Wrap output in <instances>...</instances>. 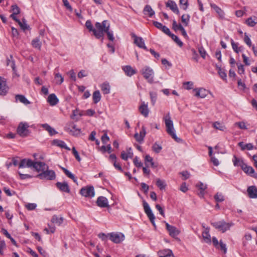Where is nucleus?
<instances>
[{
	"instance_id": "7ed1b4c3",
	"label": "nucleus",
	"mask_w": 257,
	"mask_h": 257,
	"mask_svg": "<svg viewBox=\"0 0 257 257\" xmlns=\"http://www.w3.org/2000/svg\"><path fill=\"white\" fill-rule=\"evenodd\" d=\"M29 125L26 122H21L19 123L17 129V134L22 138H26L29 136L31 131L29 130Z\"/></svg>"
},
{
	"instance_id": "aec40b11",
	"label": "nucleus",
	"mask_w": 257,
	"mask_h": 257,
	"mask_svg": "<svg viewBox=\"0 0 257 257\" xmlns=\"http://www.w3.org/2000/svg\"><path fill=\"white\" fill-rule=\"evenodd\" d=\"M247 192L250 198H257V188L255 186H251L247 188Z\"/></svg>"
},
{
	"instance_id": "c85d7f7f",
	"label": "nucleus",
	"mask_w": 257,
	"mask_h": 257,
	"mask_svg": "<svg viewBox=\"0 0 257 257\" xmlns=\"http://www.w3.org/2000/svg\"><path fill=\"white\" fill-rule=\"evenodd\" d=\"M232 162L234 166H239L241 168L245 164L241 159L237 158L235 155L233 156Z\"/></svg>"
},
{
	"instance_id": "a878e982",
	"label": "nucleus",
	"mask_w": 257,
	"mask_h": 257,
	"mask_svg": "<svg viewBox=\"0 0 257 257\" xmlns=\"http://www.w3.org/2000/svg\"><path fill=\"white\" fill-rule=\"evenodd\" d=\"M210 7L215 11L220 18H224V13L219 7L214 4H210Z\"/></svg>"
},
{
	"instance_id": "f03ea898",
	"label": "nucleus",
	"mask_w": 257,
	"mask_h": 257,
	"mask_svg": "<svg viewBox=\"0 0 257 257\" xmlns=\"http://www.w3.org/2000/svg\"><path fill=\"white\" fill-rule=\"evenodd\" d=\"M95 29L94 30V35L97 39L102 38L106 31L109 30L110 24L107 21L104 20L101 23L96 22L95 24Z\"/></svg>"
},
{
	"instance_id": "f3484780",
	"label": "nucleus",
	"mask_w": 257,
	"mask_h": 257,
	"mask_svg": "<svg viewBox=\"0 0 257 257\" xmlns=\"http://www.w3.org/2000/svg\"><path fill=\"white\" fill-rule=\"evenodd\" d=\"M159 257H175L172 251L170 249L160 250L158 252Z\"/></svg>"
},
{
	"instance_id": "13d9d810",
	"label": "nucleus",
	"mask_w": 257,
	"mask_h": 257,
	"mask_svg": "<svg viewBox=\"0 0 257 257\" xmlns=\"http://www.w3.org/2000/svg\"><path fill=\"white\" fill-rule=\"evenodd\" d=\"M244 42L249 47H250L251 46V40L246 33H244Z\"/></svg>"
},
{
	"instance_id": "4c0bfd02",
	"label": "nucleus",
	"mask_w": 257,
	"mask_h": 257,
	"mask_svg": "<svg viewBox=\"0 0 257 257\" xmlns=\"http://www.w3.org/2000/svg\"><path fill=\"white\" fill-rule=\"evenodd\" d=\"M7 64L8 66H10L12 68L14 72L15 73L16 72V69L15 67V64L14 60L13 59V56H10V59L8 58L7 60Z\"/></svg>"
},
{
	"instance_id": "dca6fc26",
	"label": "nucleus",
	"mask_w": 257,
	"mask_h": 257,
	"mask_svg": "<svg viewBox=\"0 0 257 257\" xmlns=\"http://www.w3.org/2000/svg\"><path fill=\"white\" fill-rule=\"evenodd\" d=\"M57 187L61 191L69 193L70 192V190L69 187L68 183L66 182H57L56 184Z\"/></svg>"
},
{
	"instance_id": "79ce46f5",
	"label": "nucleus",
	"mask_w": 257,
	"mask_h": 257,
	"mask_svg": "<svg viewBox=\"0 0 257 257\" xmlns=\"http://www.w3.org/2000/svg\"><path fill=\"white\" fill-rule=\"evenodd\" d=\"M190 20V16L188 14L183 15L181 17V21L184 24L185 26L188 25Z\"/></svg>"
},
{
	"instance_id": "5fc2aeb1",
	"label": "nucleus",
	"mask_w": 257,
	"mask_h": 257,
	"mask_svg": "<svg viewBox=\"0 0 257 257\" xmlns=\"http://www.w3.org/2000/svg\"><path fill=\"white\" fill-rule=\"evenodd\" d=\"M11 8L13 14L18 15L20 13V9L16 5H12Z\"/></svg>"
},
{
	"instance_id": "a19ab883",
	"label": "nucleus",
	"mask_w": 257,
	"mask_h": 257,
	"mask_svg": "<svg viewBox=\"0 0 257 257\" xmlns=\"http://www.w3.org/2000/svg\"><path fill=\"white\" fill-rule=\"evenodd\" d=\"M213 126L216 130H218L221 131H224L226 130L225 125L218 121L214 122L213 123Z\"/></svg>"
},
{
	"instance_id": "680f3d73",
	"label": "nucleus",
	"mask_w": 257,
	"mask_h": 257,
	"mask_svg": "<svg viewBox=\"0 0 257 257\" xmlns=\"http://www.w3.org/2000/svg\"><path fill=\"white\" fill-rule=\"evenodd\" d=\"M37 206L36 204L35 203H28L26 205V207L29 210H34Z\"/></svg>"
},
{
	"instance_id": "7c9ffc66",
	"label": "nucleus",
	"mask_w": 257,
	"mask_h": 257,
	"mask_svg": "<svg viewBox=\"0 0 257 257\" xmlns=\"http://www.w3.org/2000/svg\"><path fill=\"white\" fill-rule=\"evenodd\" d=\"M145 15H147L149 17H152L155 15V12L150 5H146L143 10Z\"/></svg>"
},
{
	"instance_id": "0e129e2a",
	"label": "nucleus",
	"mask_w": 257,
	"mask_h": 257,
	"mask_svg": "<svg viewBox=\"0 0 257 257\" xmlns=\"http://www.w3.org/2000/svg\"><path fill=\"white\" fill-rule=\"evenodd\" d=\"M161 30L164 32L165 34L168 35L169 36L171 35V33L169 28H168L166 26H163Z\"/></svg>"
},
{
	"instance_id": "39448f33",
	"label": "nucleus",
	"mask_w": 257,
	"mask_h": 257,
	"mask_svg": "<svg viewBox=\"0 0 257 257\" xmlns=\"http://www.w3.org/2000/svg\"><path fill=\"white\" fill-rule=\"evenodd\" d=\"M36 177L40 179L53 180L55 179L56 174L54 171L50 170L48 169H47L41 173L37 175Z\"/></svg>"
},
{
	"instance_id": "6e6d98bb",
	"label": "nucleus",
	"mask_w": 257,
	"mask_h": 257,
	"mask_svg": "<svg viewBox=\"0 0 257 257\" xmlns=\"http://www.w3.org/2000/svg\"><path fill=\"white\" fill-rule=\"evenodd\" d=\"M235 125L238 126L239 128L242 130L247 129V127H246L245 122L243 121L237 122L235 123Z\"/></svg>"
},
{
	"instance_id": "bf43d9fd",
	"label": "nucleus",
	"mask_w": 257,
	"mask_h": 257,
	"mask_svg": "<svg viewBox=\"0 0 257 257\" xmlns=\"http://www.w3.org/2000/svg\"><path fill=\"white\" fill-rule=\"evenodd\" d=\"M134 165L137 167H141L143 166V163L139 161V158L138 157H136L134 159Z\"/></svg>"
},
{
	"instance_id": "c03bdc74",
	"label": "nucleus",
	"mask_w": 257,
	"mask_h": 257,
	"mask_svg": "<svg viewBox=\"0 0 257 257\" xmlns=\"http://www.w3.org/2000/svg\"><path fill=\"white\" fill-rule=\"evenodd\" d=\"M62 170L65 173L66 176H67L69 178L72 179L74 182H76V179L74 175L73 174H72L69 171H68L67 169L63 167L62 168Z\"/></svg>"
},
{
	"instance_id": "c756f323",
	"label": "nucleus",
	"mask_w": 257,
	"mask_h": 257,
	"mask_svg": "<svg viewBox=\"0 0 257 257\" xmlns=\"http://www.w3.org/2000/svg\"><path fill=\"white\" fill-rule=\"evenodd\" d=\"M53 144L61 148H64L67 150H70V149L67 146L66 143L63 141L59 140H54L53 141Z\"/></svg>"
},
{
	"instance_id": "6ab92c4d",
	"label": "nucleus",
	"mask_w": 257,
	"mask_h": 257,
	"mask_svg": "<svg viewBox=\"0 0 257 257\" xmlns=\"http://www.w3.org/2000/svg\"><path fill=\"white\" fill-rule=\"evenodd\" d=\"M146 134V130L144 126L142 127V131L140 132V133H136L134 137L136 139V141L139 143H141L143 141L144 138Z\"/></svg>"
},
{
	"instance_id": "49530a36",
	"label": "nucleus",
	"mask_w": 257,
	"mask_h": 257,
	"mask_svg": "<svg viewBox=\"0 0 257 257\" xmlns=\"http://www.w3.org/2000/svg\"><path fill=\"white\" fill-rule=\"evenodd\" d=\"M55 79L56 80V83L57 84H61L64 81V78L59 73H56L55 75Z\"/></svg>"
},
{
	"instance_id": "864d4df0",
	"label": "nucleus",
	"mask_w": 257,
	"mask_h": 257,
	"mask_svg": "<svg viewBox=\"0 0 257 257\" xmlns=\"http://www.w3.org/2000/svg\"><path fill=\"white\" fill-rule=\"evenodd\" d=\"M85 26L90 32H92L94 34V30H95V29L93 28L91 22L90 20H87L86 22Z\"/></svg>"
},
{
	"instance_id": "bb28decb",
	"label": "nucleus",
	"mask_w": 257,
	"mask_h": 257,
	"mask_svg": "<svg viewBox=\"0 0 257 257\" xmlns=\"http://www.w3.org/2000/svg\"><path fill=\"white\" fill-rule=\"evenodd\" d=\"M16 101H20L21 103L25 105H28L30 104V102L26 98V97L21 94H17L15 96Z\"/></svg>"
},
{
	"instance_id": "20e7f679",
	"label": "nucleus",
	"mask_w": 257,
	"mask_h": 257,
	"mask_svg": "<svg viewBox=\"0 0 257 257\" xmlns=\"http://www.w3.org/2000/svg\"><path fill=\"white\" fill-rule=\"evenodd\" d=\"M211 225L218 230L221 231L222 232H224L229 230L233 224L231 222L227 223L224 220H221L212 222Z\"/></svg>"
},
{
	"instance_id": "473e14b6",
	"label": "nucleus",
	"mask_w": 257,
	"mask_h": 257,
	"mask_svg": "<svg viewBox=\"0 0 257 257\" xmlns=\"http://www.w3.org/2000/svg\"><path fill=\"white\" fill-rule=\"evenodd\" d=\"M8 87L4 81H0V95H5L8 92Z\"/></svg>"
},
{
	"instance_id": "a18cd8bd",
	"label": "nucleus",
	"mask_w": 257,
	"mask_h": 257,
	"mask_svg": "<svg viewBox=\"0 0 257 257\" xmlns=\"http://www.w3.org/2000/svg\"><path fill=\"white\" fill-rule=\"evenodd\" d=\"M62 170L65 173L66 176H67L69 178L72 179L74 182H76V179L74 175L73 174H72L69 171H68L67 169L63 167L62 168Z\"/></svg>"
},
{
	"instance_id": "1a4fd4ad",
	"label": "nucleus",
	"mask_w": 257,
	"mask_h": 257,
	"mask_svg": "<svg viewBox=\"0 0 257 257\" xmlns=\"http://www.w3.org/2000/svg\"><path fill=\"white\" fill-rule=\"evenodd\" d=\"M143 206L144 208V211L146 214L147 215L148 218H149L150 221L152 223L153 225L156 227V224L155 223V217L151 209L150 208L148 203L146 202L145 201H143Z\"/></svg>"
},
{
	"instance_id": "de8ad7c7",
	"label": "nucleus",
	"mask_w": 257,
	"mask_h": 257,
	"mask_svg": "<svg viewBox=\"0 0 257 257\" xmlns=\"http://www.w3.org/2000/svg\"><path fill=\"white\" fill-rule=\"evenodd\" d=\"M152 149L155 153H159L162 150V148L161 146L156 143L153 145Z\"/></svg>"
},
{
	"instance_id": "4d7b16f0",
	"label": "nucleus",
	"mask_w": 257,
	"mask_h": 257,
	"mask_svg": "<svg viewBox=\"0 0 257 257\" xmlns=\"http://www.w3.org/2000/svg\"><path fill=\"white\" fill-rule=\"evenodd\" d=\"M218 73L220 76V77L223 79V80H226V74L225 71L221 69V68H219Z\"/></svg>"
},
{
	"instance_id": "b1692460",
	"label": "nucleus",
	"mask_w": 257,
	"mask_h": 257,
	"mask_svg": "<svg viewBox=\"0 0 257 257\" xmlns=\"http://www.w3.org/2000/svg\"><path fill=\"white\" fill-rule=\"evenodd\" d=\"M41 126L46 131H47L50 136H53L58 133V132L48 123L41 124Z\"/></svg>"
},
{
	"instance_id": "72a5a7b5",
	"label": "nucleus",
	"mask_w": 257,
	"mask_h": 257,
	"mask_svg": "<svg viewBox=\"0 0 257 257\" xmlns=\"http://www.w3.org/2000/svg\"><path fill=\"white\" fill-rule=\"evenodd\" d=\"M245 23L249 27H254L257 24V17L253 16L248 18Z\"/></svg>"
},
{
	"instance_id": "0eeeda50",
	"label": "nucleus",
	"mask_w": 257,
	"mask_h": 257,
	"mask_svg": "<svg viewBox=\"0 0 257 257\" xmlns=\"http://www.w3.org/2000/svg\"><path fill=\"white\" fill-rule=\"evenodd\" d=\"M141 73L149 83H153L154 81V71L153 69L149 67L145 66L142 69Z\"/></svg>"
},
{
	"instance_id": "6e6552de",
	"label": "nucleus",
	"mask_w": 257,
	"mask_h": 257,
	"mask_svg": "<svg viewBox=\"0 0 257 257\" xmlns=\"http://www.w3.org/2000/svg\"><path fill=\"white\" fill-rule=\"evenodd\" d=\"M109 239L115 243H119L124 239V235L120 232H111L108 233Z\"/></svg>"
},
{
	"instance_id": "e433bc0d",
	"label": "nucleus",
	"mask_w": 257,
	"mask_h": 257,
	"mask_svg": "<svg viewBox=\"0 0 257 257\" xmlns=\"http://www.w3.org/2000/svg\"><path fill=\"white\" fill-rule=\"evenodd\" d=\"M63 221V218L62 217H59L57 215H53L51 218V222L53 223L56 224L58 225H60Z\"/></svg>"
},
{
	"instance_id": "cd10ccee",
	"label": "nucleus",
	"mask_w": 257,
	"mask_h": 257,
	"mask_svg": "<svg viewBox=\"0 0 257 257\" xmlns=\"http://www.w3.org/2000/svg\"><path fill=\"white\" fill-rule=\"evenodd\" d=\"M123 70L124 71L126 75L132 76L136 73L135 69H133L131 66H125L122 68Z\"/></svg>"
},
{
	"instance_id": "5701e85b",
	"label": "nucleus",
	"mask_w": 257,
	"mask_h": 257,
	"mask_svg": "<svg viewBox=\"0 0 257 257\" xmlns=\"http://www.w3.org/2000/svg\"><path fill=\"white\" fill-rule=\"evenodd\" d=\"M139 111L144 116L147 117L149 112L147 104H145L144 102H142L139 107Z\"/></svg>"
},
{
	"instance_id": "09e8293b",
	"label": "nucleus",
	"mask_w": 257,
	"mask_h": 257,
	"mask_svg": "<svg viewBox=\"0 0 257 257\" xmlns=\"http://www.w3.org/2000/svg\"><path fill=\"white\" fill-rule=\"evenodd\" d=\"M18 24L21 27V29L24 31L28 30L29 28V26L26 23V21L25 19L23 20V22H19Z\"/></svg>"
},
{
	"instance_id": "2f4dec72",
	"label": "nucleus",
	"mask_w": 257,
	"mask_h": 257,
	"mask_svg": "<svg viewBox=\"0 0 257 257\" xmlns=\"http://www.w3.org/2000/svg\"><path fill=\"white\" fill-rule=\"evenodd\" d=\"M32 46L38 50H41L42 42L40 41V39L39 37H37L34 39L31 42Z\"/></svg>"
},
{
	"instance_id": "37998d69",
	"label": "nucleus",
	"mask_w": 257,
	"mask_h": 257,
	"mask_svg": "<svg viewBox=\"0 0 257 257\" xmlns=\"http://www.w3.org/2000/svg\"><path fill=\"white\" fill-rule=\"evenodd\" d=\"M169 36L171 37L178 46L180 47H182L183 43L177 36L171 33Z\"/></svg>"
},
{
	"instance_id": "4468645a",
	"label": "nucleus",
	"mask_w": 257,
	"mask_h": 257,
	"mask_svg": "<svg viewBox=\"0 0 257 257\" xmlns=\"http://www.w3.org/2000/svg\"><path fill=\"white\" fill-rule=\"evenodd\" d=\"M241 169L248 175L257 179V173H255L254 170L252 167L245 164Z\"/></svg>"
},
{
	"instance_id": "ddd939ff",
	"label": "nucleus",
	"mask_w": 257,
	"mask_h": 257,
	"mask_svg": "<svg viewBox=\"0 0 257 257\" xmlns=\"http://www.w3.org/2000/svg\"><path fill=\"white\" fill-rule=\"evenodd\" d=\"M35 170L37 172H42L43 171L48 169V166L45 163L42 162H33V165L32 166Z\"/></svg>"
},
{
	"instance_id": "338daca9",
	"label": "nucleus",
	"mask_w": 257,
	"mask_h": 257,
	"mask_svg": "<svg viewBox=\"0 0 257 257\" xmlns=\"http://www.w3.org/2000/svg\"><path fill=\"white\" fill-rule=\"evenodd\" d=\"M87 75L88 73L85 70H82L78 73V77L79 78H82V77L87 76Z\"/></svg>"
},
{
	"instance_id": "ea45409f",
	"label": "nucleus",
	"mask_w": 257,
	"mask_h": 257,
	"mask_svg": "<svg viewBox=\"0 0 257 257\" xmlns=\"http://www.w3.org/2000/svg\"><path fill=\"white\" fill-rule=\"evenodd\" d=\"M231 44L233 50L236 53H239V52L242 50V47H238V44L235 43L232 39L231 40Z\"/></svg>"
},
{
	"instance_id": "2eb2a0df",
	"label": "nucleus",
	"mask_w": 257,
	"mask_h": 257,
	"mask_svg": "<svg viewBox=\"0 0 257 257\" xmlns=\"http://www.w3.org/2000/svg\"><path fill=\"white\" fill-rule=\"evenodd\" d=\"M96 203L99 207L101 208H105L109 206L107 199L103 196H99L98 197Z\"/></svg>"
},
{
	"instance_id": "58836bf2",
	"label": "nucleus",
	"mask_w": 257,
	"mask_h": 257,
	"mask_svg": "<svg viewBox=\"0 0 257 257\" xmlns=\"http://www.w3.org/2000/svg\"><path fill=\"white\" fill-rule=\"evenodd\" d=\"M92 98L94 103H98L101 99V95L99 91H94L93 93Z\"/></svg>"
},
{
	"instance_id": "774afa93",
	"label": "nucleus",
	"mask_w": 257,
	"mask_h": 257,
	"mask_svg": "<svg viewBox=\"0 0 257 257\" xmlns=\"http://www.w3.org/2000/svg\"><path fill=\"white\" fill-rule=\"evenodd\" d=\"M109 140V138L106 134H104L101 137V141L103 144H106L107 142Z\"/></svg>"
},
{
	"instance_id": "393cba45",
	"label": "nucleus",
	"mask_w": 257,
	"mask_h": 257,
	"mask_svg": "<svg viewBox=\"0 0 257 257\" xmlns=\"http://www.w3.org/2000/svg\"><path fill=\"white\" fill-rule=\"evenodd\" d=\"M47 101L48 102H49L50 105L54 106L58 103L59 99L57 97L56 95L55 94L53 93L50 94L48 96Z\"/></svg>"
},
{
	"instance_id": "052dcab7",
	"label": "nucleus",
	"mask_w": 257,
	"mask_h": 257,
	"mask_svg": "<svg viewBox=\"0 0 257 257\" xmlns=\"http://www.w3.org/2000/svg\"><path fill=\"white\" fill-rule=\"evenodd\" d=\"M72 153L74 155V156H75L76 159L78 162H80L81 158H80V156L79 155V154H78V152L77 151V150H76L75 147H73L72 148Z\"/></svg>"
},
{
	"instance_id": "f257e3e1",
	"label": "nucleus",
	"mask_w": 257,
	"mask_h": 257,
	"mask_svg": "<svg viewBox=\"0 0 257 257\" xmlns=\"http://www.w3.org/2000/svg\"><path fill=\"white\" fill-rule=\"evenodd\" d=\"M164 120L165 121L166 132L171 136V137L177 142H181L182 140L178 138L175 134V131L173 126V123L171 120V116L169 113H168L164 117Z\"/></svg>"
},
{
	"instance_id": "412c9836",
	"label": "nucleus",
	"mask_w": 257,
	"mask_h": 257,
	"mask_svg": "<svg viewBox=\"0 0 257 257\" xmlns=\"http://www.w3.org/2000/svg\"><path fill=\"white\" fill-rule=\"evenodd\" d=\"M166 7L169 8L174 13L179 14V11L178 9L176 4L171 0H169L166 3Z\"/></svg>"
},
{
	"instance_id": "a211bd4d",
	"label": "nucleus",
	"mask_w": 257,
	"mask_h": 257,
	"mask_svg": "<svg viewBox=\"0 0 257 257\" xmlns=\"http://www.w3.org/2000/svg\"><path fill=\"white\" fill-rule=\"evenodd\" d=\"M193 91H196L195 96L201 98H205L208 94V91L203 88H195Z\"/></svg>"
},
{
	"instance_id": "e2e57ef3",
	"label": "nucleus",
	"mask_w": 257,
	"mask_h": 257,
	"mask_svg": "<svg viewBox=\"0 0 257 257\" xmlns=\"http://www.w3.org/2000/svg\"><path fill=\"white\" fill-rule=\"evenodd\" d=\"M180 174H181L183 177V180H186L188 179L190 176L189 172L187 171L181 172L180 173Z\"/></svg>"
},
{
	"instance_id": "c9c22d12",
	"label": "nucleus",
	"mask_w": 257,
	"mask_h": 257,
	"mask_svg": "<svg viewBox=\"0 0 257 257\" xmlns=\"http://www.w3.org/2000/svg\"><path fill=\"white\" fill-rule=\"evenodd\" d=\"M101 91L104 94L110 93V86L108 83H103L100 86Z\"/></svg>"
},
{
	"instance_id": "4be33fe9",
	"label": "nucleus",
	"mask_w": 257,
	"mask_h": 257,
	"mask_svg": "<svg viewBox=\"0 0 257 257\" xmlns=\"http://www.w3.org/2000/svg\"><path fill=\"white\" fill-rule=\"evenodd\" d=\"M33 161L30 159H23L19 164V168H31L33 165Z\"/></svg>"
},
{
	"instance_id": "8fccbe9b",
	"label": "nucleus",
	"mask_w": 257,
	"mask_h": 257,
	"mask_svg": "<svg viewBox=\"0 0 257 257\" xmlns=\"http://www.w3.org/2000/svg\"><path fill=\"white\" fill-rule=\"evenodd\" d=\"M150 98L151 99V102L152 103V105H154L156 103V100H157V94L156 92H150Z\"/></svg>"
},
{
	"instance_id": "9b49d317",
	"label": "nucleus",
	"mask_w": 257,
	"mask_h": 257,
	"mask_svg": "<svg viewBox=\"0 0 257 257\" xmlns=\"http://www.w3.org/2000/svg\"><path fill=\"white\" fill-rule=\"evenodd\" d=\"M132 36L134 38V43L137 46L140 48L148 50L145 46L144 40L142 37H137L135 34H133Z\"/></svg>"
},
{
	"instance_id": "9d476101",
	"label": "nucleus",
	"mask_w": 257,
	"mask_h": 257,
	"mask_svg": "<svg viewBox=\"0 0 257 257\" xmlns=\"http://www.w3.org/2000/svg\"><path fill=\"white\" fill-rule=\"evenodd\" d=\"M80 193L86 197H92L94 196V187L93 186L83 187L80 190Z\"/></svg>"
},
{
	"instance_id": "69168bd1",
	"label": "nucleus",
	"mask_w": 257,
	"mask_h": 257,
	"mask_svg": "<svg viewBox=\"0 0 257 257\" xmlns=\"http://www.w3.org/2000/svg\"><path fill=\"white\" fill-rule=\"evenodd\" d=\"M105 33H106L108 39L111 41H113L114 38L113 37V33L112 32H110L109 30L106 31Z\"/></svg>"
},
{
	"instance_id": "f8f14e48",
	"label": "nucleus",
	"mask_w": 257,
	"mask_h": 257,
	"mask_svg": "<svg viewBox=\"0 0 257 257\" xmlns=\"http://www.w3.org/2000/svg\"><path fill=\"white\" fill-rule=\"evenodd\" d=\"M166 227L169 235L172 237H176L180 233V231L175 226L171 225L167 222H166Z\"/></svg>"
},
{
	"instance_id": "603ef678",
	"label": "nucleus",
	"mask_w": 257,
	"mask_h": 257,
	"mask_svg": "<svg viewBox=\"0 0 257 257\" xmlns=\"http://www.w3.org/2000/svg\"><path fill=\"white\" fill-rule=\"evenodd\" d=\"M214 199L216 202H221L224 200V197L222 194L217 193L214 196Z\"/></svg>"
},
{
	"instance_id": "3c124183",
	"label": "nucleus",
	"mask_w": 257,
	"mask_h": 257,
	"mask_svg": "<svg viewBox=\"0 0 257 257\" xmlns=\"http://www.w3.org/2000/svg\"><path fill=\"white\" fill-rule=\"evenodd\" d=\"M156 185L161 190L165 189L166 187V184L164 182L159 179H157Z\"/></svg>"
},
{
	"instance_id": "f704fd0d",
	"label": "nucleus",
	"mask_w": 257,
	"mask_h": 257,
	"mask_svg": "<svg viewBox=\"0 0 257 257\" xmlns=\"http://www.w3.org/2000/svg\"><path fill=\"white\" fill-rule=\"evenodd\" d=\"M209 232V229L207 228L205 230L202 232V237L204 241L206 243H211V236Z\"/></svg>"
},
{
	"instance_id": "423d86ee",
	"label": "nucleus",
	"mask_w": 257,
	"mask_h": 257,
	"mask_svg": "<svg viewBox=\"0 0 257 257\" xmlns=\"http://www.w3.org/2000/svg\"><path fill=\"white\" fill-rule=\"evenodd\" d=\"M64 129L65 131L69 132L71 135L74 136H79L81 132V129L77 127L76 125L73 122H70L66 124Z\"/></svg>"
}]
</instances>
